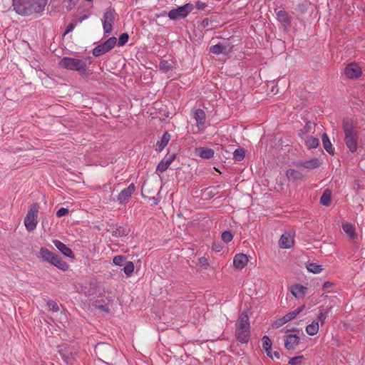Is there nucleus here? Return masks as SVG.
I'll list each match as a JSON object with an SVG mask.
<instances>
[{
    "label": "nucleus",
    "mask_w": 365,
    "mask_h": 365,
    "mask_svg": "<svg viewBox=\"0 0 365 365\" xmlns=\"http://www.w3.org/2000/svg\"><path fill=\"white\" fill-rule=\"evenodd\" d=\"M47 0H12L15 12L22 16H39L45 9Z\"/></svg>",
    "instance_id": "1"
},
{
    "label": "nucleus",
    "mask_w": 365,
    "mask_h": 365,
    "mask_svg": "<svg viewBox=\"0 0 365 365\" xmlns=\"http://www.w3.org/2000/svg\"><path fill=\"white\" fill-rule=\"evenodd\" d=\"M344 132V141L346 145L351 153L356 151L358 145V134L354 129L353 121L351 119H346L343 123Z\"/></svg>",
    "instance_id": "2"
},
{
    "label": "nucleus",
    "mask_w": 365,
    "mask_h": 365,
    "mask_svg": "<svg viewBox=\"0 0 365 365\" xmlns=\"http://www.w3.org/2000/svg\"><path fill=\"white\" fill-rule=\"evenodd\" d=\"M237 339L242 343H246L250 339V322L247 314L242 313L240 318L236 329Z\"/></svg>",
    "instance_id": "3"
},
{
    "label": "nucleus",
    "mask_w": 365,
    "mask_h": 365,
    "mask_svg": "<svg viewBox=\"0 0 365 365\" xmlns=\"http://www.w3.org/2000/svg\"><path fill=\"white\" fill-rule=\"evenodd\" d=\"M59 64L64 68L78 71L81 74H85L88 69L84 61L71 57H63Z\"/></svg>",
    "instance_id": "4"
},
{
    "label": "nucleus",
    "mask_w": 365,
    "mask_h": 365,
    "mask_svg": "<svg viewBox=\"0 0 365 365\" xmlns=\"http://www.w3.org/2000/svg\"><path fill=\"white\" fill-rule=\"evenodd\" d=\"M38 209L39 207L37 203L33 204L25 217L24 225L29 232L34 230L36 227Z\"/></svg>",
    "instance_id": "5"
},
{
    "label": "nucleus",
    "mask_w": 365,
    "mask_h": 365,
    "mask_svg": "<svg viewBox=\"0 0 365 365\" xmlns=\"http://www.w3.org/2000/svg\"><path fill=\"white\" fill-rule=\"evenodd\" d=\"M327 317V313L322 310H319L317 315V318L313 319L308 324L305 328L307 334L309 336L316 335L319 330V325H323Z\"/></svg>",
    "instance_id": "6"
},
{
    "label": "nucleus",
    "mask_w": 365,
    "mask_h": 365,
    "mask_svg": "<svg viewBox=\"0 0 365 365\" xmlns=\"http://www.w3.org/2000/svg\"><path fill=\"white\" fill-rule=\"evenodd\" d=\"M193 5L191 4H186L183 6H179L177 9H171L168 16L171 20H178L184 19L192 11Z\"/></svg>",
    "instance_id": "7"
},
{
    "label": "nucleus",
    "mask_w": 365,
    "mask_h": 365,
    "mask_svg": "<svg viewBox=\"0 0 365 365\" xmlns=\"http://www.w3.org/2000/svg\"><path fill=\"white\" fill-rule=\"evenodd\" d=\"M116 43V38L110 37L103 43L96 46L93 49L92 53L94 56H100L110 51L115 46Z\"/></svg>",
    "instance_id": "8"
},
{
    "label": "nucleus",
    "mask_w": 365,
    "mask_h": 365,
    "mask_svg": "<svg viewBox=\"0 0 365 365\" xmlns=\"http://www.w3.org/2000/svg\"><path fill=\"white\" fill-rule=\"evenodd\" d=\"M115 18V11L113 9H108L103 14L102 19L103 28L105 34H109L112 31V24Z\"/></svg>",
    "instance_id": "9"
},
{
    "label": "nucleus",
    "mask_w": 365,
    "mask_h": 365,
    "mask_svg": "<svg viewBox=\"0 0 365 365\" xmlns=\"http://www.w3.org/2000/svg\"><path fill=\"white\" fill-rule=\"evenodd\" d=\"M294 231L289 230L284 232L279 240V246L282 249L292 247L294 245Z\"/></svg>",
    "instance_id": "10"
},
{
    "label": "nucleus",
    "mask_w": 365,
    "mask_h": 365,
    "mask_svg": "<svg viewBox=\"0 0 365 365\" xmlns=\"http://www.w3.org/2000/svg\"><path fill=\"white\" fill-rule=\"evenodd\" d=\"M135 190V185L131 183L129 186L118 194L117 200L120 204H125Z\"/></svg>",
    "instance_id": "11"
},
{
    "label": "nucleus",
    "mask_w": 365,
    "mask_h": 365,
    "mask_svg": "<svg viewBox=\"0 0 365 365\" xmlns=\"http://www.w3.org/2000/svg\"><path fill=\"white\" fill-rule=\"evenodd\" d=\"M175 154L172 153L166 155L157 165L156 172L162 173H164L169 168L170 164L174 161Z\"/></svg>",
    "instance_id": "12"
},
{
    "label": "nucleus",
    "mask_w": 365,
    "mask_h": 365,
    "mask_svg": "<svg viewBox=\"0 0 365 365\" xmlns=\"http://www.w3.org/2000/svg\"><path fill=\"white\" fill-rule=\"evenodd\" d=\"M249 259L246 255L242 253L237 254L233 259L234 267L236 269L241 270L245 267Z\"/></svg>",
    "instance_id": "13"
},
{
    "label": "nucleus",
    "mask_w": 365,
    "mask_h": 365,
    "mask_svg": "<svg viewBox=\"0 0 365 365\" xmlns=\"http://www.w3.org/2000/svg\"><path fill=\"white\" fill-rule=\"evenodd\" d=\"M307 287L300 284H294L290 288L291 293L297 299H302L304 297L307 293Z\"/></svg>",
    "instance_id": "14"
},
{
    "label": "nucleus",
    "mask_w": 365,
    "mask_h": 365,
    "mask_svg": "<svg viewBox=\"0 0 365 365\" xmlns=\"http://www.w3.org/2000/svg\"><path fill=\"white\" fill-rule=\"evenodd\" d=\"M299 342V337L297 334H289L284 339V346L288 350L296 349Z\"/></svg>",
    "instance_id": "15"
},
{
    "label": "nucleus",
    "mask_w": 365,
    "mask_h": 365,
    "mask_svg": "<svg viewBox=\"0 0 365 365\" xmlns=\"http://www.w3.org/2000/svg\"><path fill=\"white\" fill-rule=\"evenodd\" d=\"M361 73V68L356 63H350L345 69V75L350 78H357Z\"/></svg>",
    "instance_id": "16"
},
{
    "label": "nucleus",
    "mask_w": 365,
    "mask_h": 365,
    "mask_svg": "<svg viewBox=\"0 0 365 365\" xmlns=\"http://www.w3.org/2000/svg\"><path fill=\"white\" fill-rule=\"evenodd\" d=\"M193 117L196 120L197 126L200 130L205 128V113L202 109H197L193 112Z\"/></svg>",
    "instance_id": "17"
},
{
    "label": "nucleus",
    "mask_w": 365,
    "mask_h": 365,
    "mask_svg": "<svg viewBox=\"0 0 365 365\" xmlns=\"http://www.w3.org/2000/svg\"><path fill=\"white\" fill-rule=\"evenodd\" d=\"M53 245L55 247L65 256L70 257V258H74V255L72 252V250L67 247L64 243L62 242L55 240L53 241Z\"/></svg>",
    "instance_id": "18"
},
{
    "label": "nucleus",
    "mask_w": 365,
    "mask_h": 365,
    "mask_svg": "<svg viewBox=\"0 0 365 365\" xmlns=\"http://www.w3.org/2000/svg\"><path fill=\"white\" fill-rule=\"evenodd\" d=\"M195 154L202 158L210 159L214 155V150L210 148L200 147L195 148Z\"/></svg>",
    "instance_id": "19"
},
{
    "label": "nucleus",
    "mask_w": 365,
    "mask_h": 365,
    "mask_svg": "<svg viewBox=\"0 0 365 365\" xmlns=\"http://www.w3.org/2000/svg\"><path fill=\"white\" fill-rule=\"evenodd\" d=\"M342 229L344 233L351 240H354L356 237V233L354 226L349 222L342 223Z\"/></svg>",
    "instance_id": "20"
},
{
    "label": "nucleus",
    "mask_w": 365,
    "mask_h": 365,
    "mask_svg": "<svg viewBox=\"0 0 365 365\" xmlns=\"http://www.w3.org/2000/svg\"><path fill=\"white\" fill-rule=\"evenodd\" d=\"M170 134L165 132L161 137L160 140L157 142L155 150L158 152H161L168 145V142L170 141Z\"/></svg>",
    "instance_id": "21"
},
{
    "label": "nucleus",
    "mask_w": 365,
    "mask_h": 365,
    "mask_svg": "<svg viewBox=\"0 0 365 365\" xmlns=\"http://www.w3.org/2000/svg\"><path fill=\"white\" fill-rule=\"evenodd\" d=\"M286 175L289 180L293 181L302 180L304 178V175L302 172L294 169L287 170Z\"/></svg>",
    "instance_id": "22"
},
{
    "label": "nucleus",
    "mask_w": 365,
    "mask_h": 365,
    "mask_svg": "<svg viewBox=\"0 0 365 365\" xmlns=\"http://www.w3.org/2000/svg\"><path fill=\"white\" fill-rule=\"evenodd\" d=\"M277 19L284 28H288L289 26V19L285 11H279L277 13Z\"/></svg>",
    "instance_id": "23"
},
{
    "label": "nucleus",
    "mask_w": 365,
    "mask_h": 365,
    "mask_svg": "<svg viewBox=\"0 0 365 365\" xmlns=\"http://www.w3.org/2000/svg\"><path fill=\"white\" fill-rule=\"evenodd\" d=\"M262 347L269 357H273L272 354V341L267 336L262 339Z\"/></svg>",
    "instance_id": "24"
},
{
    "label": "nucleus",
    "mask_w": 365,
    "mask_h": 365,
    "mask_svg": "<svg viewBox=\"0 0 365 365\" xmlns=\"http://www.w3.org/2000/svg\"><path fill=\"white\" fill-rule=\"evenodd\" d=\"M322 140L323 146H324V149L327 150V152H328L329 154H334V150L332 148V145H331L327 133L322 134Z\"/></svg>",
    "instance_id": "25"
},
{
    "label": "nucleus",
    "mask_w": 365,
    "mask_h": 365,
    "mask_svg": "<svg viewBox=\"0 0 365 365\" xmlns=\"http://www.w3.org/2000/svg\"><path fill=\"white\" fill-rule=\"evenodd\" d=\"M307 268L309 272L314 274H319L323 271V267L322 265L314 262L307 264Z\"/></svg>",
    "instance_id": "26"
},
{
    "label": "nucleus",
    "mask_w": 365,
    "mask_h": 365,
    "mask_svg": "<svg viewBox=\"0 0 365 365\" xmlns=\"http://www.w3.org/2000/svg\"><path fill=\"white\" fill-rule=\"evenodd\" d=\"M210 51L216 55H219L221 53H227L229 51L226 50V48L222 46L221 43H217L211 46Z\"/></svg>",
    "instance_id": "27"
},
{
    "label": "nucleus",
    "mask_w": 365,
    "mask_h": 365,
    "mask_svg": "<svg viewBox=\"0 0 365 365\" xmlns=\"http://www.w3.org/2000/svg\"><path fill=\"white\" fill-rule=\"evenodd\" d=\"M39 254L42 259L47 262H49V261L52 259V257L54 255V253L46 248H41L40 250Z\"/></svg>",
    "instance_id": "28"
},
{
    "label": "nucleus",
    "mask_w": 365,
    "mask_h": 365,
    "mask_svg": "<svg viewBox=\"0 0 365 365\" xmlns=\"http://www.w3.org/2000/svg\"><path fill=\"white\" fill-rule=\"evenodd\" d=\"M320 202L325 206L329 205L331 202V192L326 190L320 198Z\"/></svg>",
    "instance_id": "29"
},
{
    "label": "nucleus",
    "mask_w": 365,
    "mask_h": 365,
    "mask_svg": "<svg viewBox=\"0 0 365 365\" xmlns=\"http://www.w3.org/2000/svg\"><path fill=\"white\" fill-rule=\"evenodd\" d=\"M305 143L310 148H315L319 145V140L317 138L311 136L305 140Z\"/></svg>",
    "instance_id": "30"
},
{
    "label": "nucleus",
    "mask_w": 365,
    "mask_h": 365,
    "mask_svg": "<svg viewBox=\"0 0 365 365\" xmlns=\"http://www.w3.org/2000/svg\"><path fill=\"white\" fill-rule=\"evenodd\" d=\"M59 353L63 359V360L68 364H72L73 361L74 360V354L70 353V354H65L61 351H59Z\"/></svg>",
    "instance_id": "31"
},
{
    "label": "nucleus",
    "mask_w": 365,
    "mask_h": 365,
    "mask_svg": "<svg viewBox=\"0 0 365 365\" xmlns=\"http://www.w3.org/2000/svg\"><path fill=\"white\" fill-rule=\"evenodd\" d=\"M123 271L127 276H131L134 271L133 263L132 262H127L124 266Z\"/></svg>",
    "instance_id": "32"
},
{
    "label": "nucleus",
    "mask_w": 365,
    "mask_h": 365,
    "mask_svg": "<svg viewBox=\"0 0 365 365\" xmlns=\"http://www.w3.org/2000/svg\"><path fill=\"white\" fill-rule=\"evenodd\" d=\"M304 361V356L302 355L291 358L289 361L290 365H302Z\"/></svg>",
    "instance_id": "33"
},
{
    "label": "nucleus",
    "mask_w": 365,
    "mask_h": 365,
    "mask_svg": "<svg viewBox=\"0 0 365 365\" xmlns=\"http://www.w3.org/2000/svg\"><path fill=\"white\" fill-rule=\"evenodd\" d=\"M235 160L240 161L245 158V151L242 148L236 149L233 153Z\"/></svg>",
    "instance_id": "34"
},
{
    "label": "nucleus",
    "mask_w": 365,
    "mask_h": 365,
    "mask_svg": "<svg viewBox=\"0 0 365 365\" xmlns=\"http://www.w3.org/2000/svg\"><path fill=\"white\" fill-rule=\"evenodd\" d=\"M305 309L304 305H302L299 308L292 312H288V315L292 319H295L304 309Z\"/></svg>",
    "instance_id": "35"
},
{
    "label": "nucleus",
    "mask_w": 365,
    "mask_h": 365,
    "mask_svg": "<svg viewBox=\"0 0 365 365\" xmlns=\"http://www.w3.org/2000/svg\"><path fill=\"white\" fill-rule=\"evenodd\" d=\"M125 260V257L122 255H117L113 257V264L116 266L121 267Z\"/></svg>",
    "instance_id": "36"
},
{
    "label": "nucleus",
    "mask_w": 365,
    "mask_h": 365,
    "mask_svg": "<svg viewBox=\"0 0 365 365\" xmlns=\"http://www.w3.org/2000/svg\"><path fill=\"white\" fill-rule=\"evenodd\" d=\"M129 36L128 34L123 33L122 34L118 41V46H124L128 41Z\"/></svg>",
    "instance_id": "37"
},
{
    "label": "nucleus",
    "mask_w": 365,
    "mask_h": 365,
    "mask_svg": "<svg viewBox=\"0 0 365 365\" xmlns=\"http://www.w3.org/2000/svg\"><path fill=\"white\" fill-rule=\"evenodd\" d=\"M56 267L62 271H66L68 269L69 267L68 264L65 261H63L61 257L58 261Z\"/></svg>",
    "instance_id": "38"
},
{
    "label": "nucleus",
    "mask_w": 365,
    "mask_h": 365,
    "mask_svg": "<svg viewBox=\"0 0 365 365\" xmlns=\"http://www.w3.org/2000/svg\"><path fill=\"white\" fill-rule=\"evenodd\" d=\"M160 68L163 71H168L171 69L172 64L168 61H162L160 63Z\"/></svg>",
    "instance_id": "39"
},
{
    "label": "nucleus",
    "mask_w": 365,
    "mask_h": 365,
    "mask_svg": "<svg viewBox=\"0 0 365 365\" xmlns=\"http://www.w3.org/2000/svg\"><path fill=\"white\" fill-rule=\"evenodd\" d=\"M233 238V235L231 232L229 231H225L222 233V240L225 242H230Z\"/></svg>",
    "instance_id": "40"
},
{
    "label": "nucleus",
    "mask_w": 365,
    "mask_h": 365,
    "mask_svg": "<svg viewBox=\"0 0 365 365\" xmlns=\"http://www.w3.org/2000/svg\"><path fill=\"white\" fill-rule=\"evenodd\" d=\"M198 264L205 269H207V267H209L208 259L205 257L199 258Z\"/></svg>",
    "instance_id": "41"
},
{
    "label": "nucleus",
    "mask_w": 365,
    "mask_h": 365,
    "mask_svg": "<svg viewBox=\"0 0 365 365\" xmlns=\"http://www.w3.org/2000/svg\"><path fill=\"white\" fill-rule=\"evenodd\" d=\"M47 305H48L49 309L54 312H56L59 310L58 304L54 301H52V300L48 301L47 302Z\"/></svg>",
    "instance_id": "42"
},
{
    "label": "nucleus",
    "mask_w": 365,
    "mask_h": 365,
    "mask_svg": "<svg viewBox=\"0 0 365 365\" xmlns=\"http://www.w3.org/2000/svg\"><path fill=\"white\" fill-rule=\"evenodd\" d=\"M319 165V160L317 159H313L310 160L309 162L307 163V165H305L307 168H315L318 167Z\"/></svg>",
    "instance_id": "43"
},
{
    "label": "nucleus",
    "mask_w": 365,
    "mask_h": 365,
    "mask_svg": "<svg viewBox=\"0 0 365 365\" xmlns=\"http://www.w3.org/2000/svg\"><path fill=\"white\" fill-rule=\"evenodd\" d=\"M68 212V210L65 207H61L59 208L56 212V216L58 217H61L63 216H65Z\"/></svg>",
    "instance_id": "44"
},
{
    "label": "nucleus",
    "mask_w": 365,
    "mask_h": 365,
    "mask_svg": "<svg viewBox=\"0 0 365 365\" xmlns=\"http://www.w3.org/2000/svg\"><path fill=\"white\" fill-rule=\"evenodd\" d=\"M285 322H284V319L282 317L278 319L277 320H276L274 324H273V327L274 328H279L282 326H283L284 324H285Z\"/></svg>",
    "instance_id": "45"
},
{
    "label": "nucleus",
    "mask_w": 365,
    "mask_h": 365,
    "mask_svg": "<svg viewBox=\"0 0 365 365\" xmlns=\"http://www.w3.org/2000/svg\"><path fill=\"white\" fill-rule=\"evenodd\" d=\"M76 24L77 23H71L70 24H68L64 32V35H66L68 33L71 32L75 29Z\"/></svg>",
    "instance_id": "46"
},
{
    "label": "nucleus",
    "mask_w": 365,
    "mask_h": 365,
    "mask_svg": "<svg viewBox=\"0 0 365 365\" xmlns=\"http://www.w3.org/2000/svg\"><path fill=\"white\" fill-rule=\"evenodd\" d=\"M59 259L60 257L54 254L52 257V259H51L48 263L56 267Z\"/></svg>",
    "instance_id": "47"
},
{
    "label": "nucleus",
    "mask_w": 365,
    "mask_h": 365,
    "mask_svg": "<svg viewBox=\"0 0 365 365\" xmlns=\"http://www.w3.org/2000/svg\"><path fill=\"white\" fill-rule=\"evenodd\" d=\"M59 259L60 257L54 254L52 257V259H51L48 263L56 267Z\"/></svg>",
    "instance_id": "48"
},
{
    "label": "nucleus",
    "mask_w": 365,
    "mask_h": 365,
    "mask_svg": "<svg viewBox=\"0 0 365 365\" xmlns=\"http://www.w3.org/2000/svg\"><path fill=\"white\" fill-rule=\"evenodd\" d=\"M118 235H127L128 234V229L125 228V227H120L118 229Z\"/></svg>",
    "instance_id": "49"
},
{
    "label": "nucleus",
    "mask_w": 365,
    "mask_h": 365,
    "mask_svg": "<svg viewBox=\"0 0 365 365\" xmlns=\"http://www.w3.org/2000/svg\"><path fill=\"white\" fill-rule=\"evenodd\" d=\"M272 356L273 357H270L272 359H279V357H280V355H279V353L277 351H272Z\"/></svg>",
    "instance_id": "50"
},
{
    "label": "nucleus",
    "mask_w": 365,
    "mask_h": 365,
    "mask_svg": "<svg viewBox=\"0 0 365 365\" xmlns=\"http://www.w3.org/2000/svg\"><path fill=\"white\" fill-rule=\"evenodd\" d=\"M332 286H333V283L329 282H327L324 283L323 288L324 289H327V288H329V287H331Z\"/></svg>",
    "instance_id": "51"
},
{
    "label": "nucleus",
    "mask_w": 365,
    "mask_h": 365,
    "mask_svg": "<svg viewBox=\"0 0 365 365\" xmlns=\"http://www.w3.org/2000/svg\"><path fill=\"white\" fill-rule=\"evenodd\" d=\"M282 318L284 319V322H285V323H287L289 322V321L292 320L289 316L288 315V314H286L284 316L282 317Z\"/></svg>",
    "instance_id": "52"
},
{
    "label": "nucleus",
    "mask_w": 365,
    "mask_h": 365,
    "mask_svg": "<svg viewBox=\"0 0 365 365\" xmlns=\"http://www.w3.org/2000/svg\"><path fill=\"white\" fill-rule=\"evenodd\" d=\"M282 318L284 319V322H285V323H287L289 322V321L292 320L289 316L288 315V314H286L284 316L282 317Z\"/></svg>",
    "instance_id": "53"
},
{
    "label": "nucleus",
    "mask_w": 365,
    "mask_h": 365,
    "mask_svg": "<svg viewBox=\"0 0 365 365\" xmlns=\"http://www.w3.org/2000/svg\"><path fill=\"white\" fill-rule=\"evenodd\" d=\"M88 18V16L86 15H84L83 16H81L78 20H77V24H81L83 22V21H84L85 19H86Z\"/></svg>",
    "instance_id": "54"
},
{
    "label": "nucleus",
    "mask_w": 365,
    "mask_h": 365,
    "mask_svg": "<svg viewBox=\"0 0 365 365\" xmlns=\"http://www.w3.org/2000/svg\"><path fill=\"white\" fill-rule=\"evenodd\" d=\"M135 3H138L139 0H133Z\"/></svg>",
    "instance_id": "55"
},
{
    "label": "nucleus",
    "mask_w": 365,
    "mask_h": 365,
    "mask_svg": "<svg viewBox=\"0 0 365 365\" xmlns=\"http://www.w3.org/2000/svg\"><path fill=\"white\" fill-rule=\"evenodd\" d=\"M68 2L71 3L72 2L73 0H66Z\"/></svg>",
    "instance_id": "56"
},
{
    "label": "nucleus",
    "mask_w": 365,
    "mask_h": 365,
    "mask_svg": "<svg viewBox=\"0 0 365 365\" xmlns=\"http://www.w3.org/2000/svg\"><path fill=\"white\" fill-rule=\"evenodd\" d=\"M86 1L90 2V1H92L93 0H86Z\"/></svg>",
    "instance_id": "57"
}]
</instances>
